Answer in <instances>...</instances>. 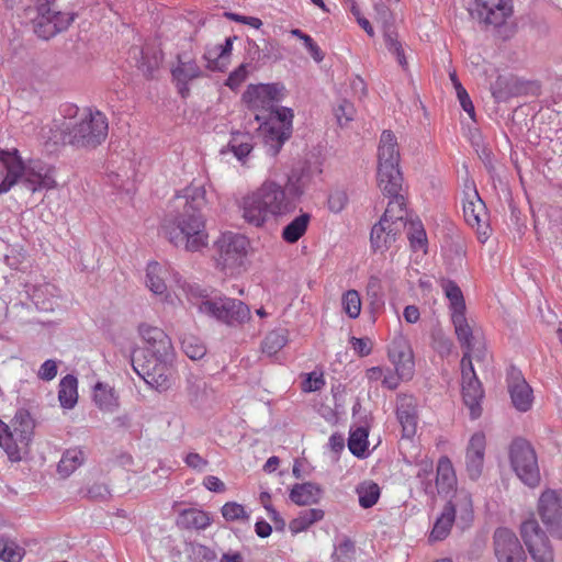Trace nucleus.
<instances>
[{"label":"nucleus","instance_id":"obj_10","mask_svg":"<svg viewBox=\"0 0 562 562\" xmlns=\"http://www.w3.org/2000/svg\"><path fill=\"white\" fill-rule=\"evenodd\" d=\"M537 514L548 532L562 540V488H547L537 501Z\"/></svg>","mask_w":562,"mask_h":562},{"label":"nucleus","instance_id":"obj_24","mask_svg":"<svg viewBox=\"0 0 562 562\" xmlns=\"http://www.w3.org/2000/svg\"><path fill=\"white\" fill-rule=\"evenodd\" d=\"M175 281L177 286L187 294L190 303L194 305L201 314L215 318L220 322L222 321L225 316L222 314L224 308L223 297L202 296L198 293V288L187 283L186 281H181L177 274H175Z\"/></svg>","mask_w":562,"mask_h":562},{"label":"nucleus","instance_id":"obj_63","mask_svg":"<svg viewBox=\"0 0 562 562\" xmlns=\"http://www.w3.org/2000/svg\"><path fill=\"white\" fill-rule=\"evenodd\" d=\"M457 98L460 102L462 109L468 113V115L474 120L475 119V110L474 105L464 88H458Z\"/></svg>","mask_w":562,"mask_h":562},{"label":"nucleus","instance_id":"obj_42","mask_svg":"<svg viewBox=\"0 0 562 562\" xmlns=\"http://www.w3.org/2000/svg\"><path fill=\"white\" fill-rule=\"evenodd\" d=\"M83 461V451L79 448H70L63 453L57 471L61 476L67 477L82 465Z\"/></svg>","mask_w":562,"mask_h":562},{"label":"nucleus","instance_id":"obj_47","mask_svg":"<svg viewBox=\"0 0 562 562\" xmlns=\"http://www.w3.org/2000/svg\"><path fill=\"white\" fill-rule=\"evenodd\" d=\"M348 448L358 458L366 456L368 449V431L366 428L358 427L350 432Z\"/></svg>","mask_w":562,"mask_h":562},{"label":"nucleus","instance_id":"obj_41","mask_svg":"<svg viewBox=\"0 0 562 562\" xmlns=\"http://www.w3.org/2000/svg\"><path fill=\"white\" fill-rule=\"evenodd\" d=\"M310 222L308 213L300 214L283 227L282 238L289 244L296 243L306 233Z\"/></svg>","mask_w":562,"mask_h":562},{"label":"nucleus","instance_id":"obj_38","mask_svg":"<svg viewBox=\"0 0 562 562\" xmlns=\"http://www.w3.org/2000/svg\"><path fill=\"white\" fill-rule=\"evenodd\" d=\"M58 401L60 406L70 409L78 401V380L68 374L64 376L59 382Z\"/></svg>","mask_w":562,"mask_h":562},{"label":"nucleus","instance_id":"obj_45","mask_svg":"<svg viewBox=\"0 0 562 562\" xmlns=\"http://www.w3.org/2000/svg\"><path fill=\"white\" fill-rule=\"evenodd\" d=\"M180 524L188 528L205 529L211 524V517L204 510L190 508L180 514Z\"/></svg>","mask_w":562,"mask_h":562},{"label":"nucleus","instance_id":"obj_23","mask_svg":"<svg viewBox=\"0 0 562 562\" xmlns=\"http://www.w3.org/2000/svg\"><path fill=\"white\" fill-rule=\"evenodd\" d=\"M486 451V436L483 431L474 432L467 445L464 467L467 475L472 481H477L484 470Z\"/></svg>","mask_w":562,"mask_h":562},{"label":"nucleus","instance_id":"obj_17","mask_svg":"<svg viewBox=\"0 0 562 562\" xmlns=\"http://www.w3.org/2000/svg\"><path fill=\"white\" fill-rule=\"evenodd\" d=\"M465 198L463 200V216L465 222L475 228L481 241L487 238L488 226L485 204L481 200L472 181L465 182Z\"/></svg>","mask_w":562,"mask_h":562},{"label":"nucleus","instance_id":"obj_35","mask_svg":"<svg viewBox=\"0 0 562 562\" xmlns=\"http://www.w3.org/2000/svg\"><path fill=\"white\" fill-rule=\"evenodd\" d=\"M232 55V40L226 38L223 44L214 45L205 52L207 67L212 70L223 71L229 64Z\"/></svg>","mask_w":562,"mask_h":562},{"label":"nucleus","instance_id":"obj_51","mask_svg":"<svg viewBox=\"0 0 562 562\" xmlns=\"http://www.w3.org/2000/svg\"><path fill=\"white\" fill-rule=\"evenodd\" d=\"M181 346L183 352L192 360H200L206 353V348L203 342L194 336L184 337L181 341Z\"/></svg>","mask_w":562,"mask_h":562},{"label":"nucleus","instance_id":"obj_22","mask_svg":"<svg viewBox=\"0 0 562 562\" xmlns=\"http://www.w3.org/2000/svg\"><path fill=\"white\" fill-rule=\"evenodd\" d=\"M138 336L150 357L173 358V347L169 336L159 327L143 323Z\"/></svg>","mask_w":562,"mask_h":562},{"label":"nucleus","instance_id":"obj_27","mask_svg":"<svg viewBox=\"0 0 562 562\" xmlns=\"http://www.w3.org/2000/svg\"><path fill=\"white\" fill-rule=\"evenodd\" d=\"M512 403L519 412H527L533 403V392L519 371L513 370L508 378Z\"/></svg>","mask_w":562,"mask_h":562},{"label":"nucleus","instance_id":"obj_29","mask_svg":"<svg viewBox=\"0 0 562 562\" xmlns=\"http://www.w3.org/2000/svg\"><path fill=\"white\" fill-rule=\"evenodd\" d=\"M416 400L411 395H398L397 397V419L402 426L403 436L412 438L417 430Z\"/></svg>","mask_w":562,"mask_h":562},{"label":"nucleus","instance_id":"obj_9","mask_svg":"<svg viewBox=\"0 0 562 562\" xmlns=\"http://www.w3.org/2000/svg\"><path fill=\"white\" fill-rule=\"evenodd\" d=\"M510 464L517 476L527 485L536 486L540 472L536 452L531 445L524 439H516L509 447Z\"/></svg>","mask_w":562,"mask_h":562},{"label":"nucleus","instance_id":"obj_32","mask_svg":"<svg viewBox=\"0 0 562 562\" xmlns=\"http://www.w3.org/2000/svg\"><path fill=\"white\" fill-rule=\"evenodd\" d=\"M93 402L103 413H114L119 409L120 397L114 387L98 382L93 387Z\"/></svg>","mask_w":562,"mask_h":562},{"label":"nucleus","instance_id":"obj_1","mask_svg":"<svg viewBox=\"0 0 562 562\" xmlns=\"http://www.w3.org/2000/svg\"><path fill=\"white\" fill-rule=\"evenodd\" d=\"M302 193L303 189L292 178H289L284 186L267 179L239 200L238 210L248 225L261 228L268 222L292 213Z\"/></svg>","mask_w":562,"mask_h":562},{"label":"nucleus","instance_id":"obj_50","mask_svg":"<svg viewBox=\"0 0 562 562\" xmlns=\"http://www.w3.org/2000/svg\"><path fill=\"white\" fill-rule=\"evenodd\" d=\"M361 297L357 290H348L341 296L342 311L350 318H358L361 313Z\"/></svg>","mask_w":562,"mask_h":562},{"label":"nucleus","instance_id":"obj_21","mask_svg":"<svg viewBox=\"0 0 562 562\" xmlns=\"http://www.w3.org/2000/svg\"><path fill=\"white\" fill-rule=\"evenodd\" d=\"M472 12L488 25L501 26L513 14L512 0H474Z\"/></svg>","mask_w":562,"mask_h":562},{"label":"nucleus","instance_id":"obj_8","mask_svg":"<svg viewBox=\"0 0 562 562\" xmlns=\"http://www.w3.org/2000/svg\"><path fill=\"white\" fill-rule=\"evenodd\" d=\"M257 121H262L258 131L268 153L277 155L292 131L293 112L289 108H277L267 117L256 113Z\"/></svg>","mask_w":562,"mask_h":562},{"label":"nucleus","instance_id":"obj_58","mask_svg":"<svg viewBox=\"0 0 562 562\" xmlns=\"http://www.w3.org/2000/svg\"><path fill=\"white\" fill-rule=\"evenodd\" d=\"M60 361L55 359H47L44 361L37 370V378L42 381H52L58 373Z\"/></svg>","mask_w":562,"mask_h":562},{"label":"nucleus","instance_id":"obj_52","mask_svg":"<svg viewBox=\"0 0 562 562\" xmlns=\"http://www.w3.org/2000/svg\"><path fill=\"white\" fill-rule=\"evenodd\" d=\"M417 479L420 481L427 494H434L435 486L432 484L434 465L431 461L423 460L417 464Z\"/></svg>","mask_w":562,"mask_h":562},{"label":"nucleus","instance_id":"obj_20","mask_svg":"<svg viewBox=\"0 0 562 562\" xmlns=\"http://www.w3.org/2000/svg\"><path fill=\"white\" fill-rule=\"evenodd\" d=\"M173 358L150 357L142 366V375L145 382L153 389L161 392L171 385Z\"/></svg>","mask_w":562,"mask_h":562},{"label":"nucleus","instance_id":"obj_62","mask_svg":"<svg viewBox=\"0 0 562 562\" xmlns=\"http://www.w3.org/2000/svg\"><path fill=\"white\" fill-rule=\"evenodd\" d=\"M352 349L361 357L368 356L372 351V341L369 338H351Z\"/></svg>","mask_w":562,"mask_h":562},{"label":"nucleus","instance_id":"obj_12","mask_svg":"<svg viewBox=\"0 0 562 562\" xmlns=\"http://www.w3.org/2000/svg\"><path fill=\"white\" fill-rule=\"evenodd\" d=\"M170 276L171 271L167 265L151 261L146 267L145 285L161 303L176 307L182 302L176 291L168 290L167 280Z\"/></svg>","mask_w":562,"mask_h":562},{"label":"nucleus","instance_id":"obj_5","mask_svg":"<svg viewBox=\"0 0 562 562\" xmlns=\"http://www.w3.org/2000/svg\"><path fill=\"white\" fill-rule=\"evenodd\" d=\"M250 248L249 239L239 233L224 232L214 241L216 268L227 276L241 273Z\"/></svg>","mask_w":562,"mask_h":562},{"label":"nucleus","instance_id":"obj_43","mask_svg":"<svg viewBox=\"0 0 562 562\" xmlns=\"http://www.w3.org/2000/svg\"><path fill=\"white\" fill-rule=\"evenodd\" d=\"M450 318L453 324L454 333L457 335L459 342L461 344L462 347L467 349L464 352H469V355L471 356L473 328L470 325L465 316V313H462L461 315H457Z\"/></svg>","mask_w":562,"mask_h":562},{"label":"nucleus","instance_id":"obj_14","mask_svg":"<svg viewBox=\"0 0 562 562\" xmlns=\"http://www.w3.org/2000/svg\"><path fill=\"white\" fill-rule=\"evenodd\" d=\"M285 88L281 83L250 85L244 92L243 100L254 111L273 110V104L283 99Z\"/></svg>","mask_w":562,"mask_h":562},{"label":"nucleus","instance_id":"obj_30","mask_svg":"<svg viewBox=\"0 0 562 562\" xmlns=\"http://www.w3.org/2000/svg\"><path fill=\"white\" fill-rule=\"evenodd\" d=\"M322 486L314 482L295 484L290 490L289 497L297 506L318 504L323 497Z\"/></svg>","mask_w":562,"mask_h":562},{"label":"nucleus","instance_id":"obj_31","mask_svg":"<svg viewBox=\"0 0 562 562\" xmlns=\"http://www.w3.org/2000/svg\"><path fill=\"white\" fill-rule=\"evenodd\" d=\"M443 510L450 512L454 518L458 515L461 520L469 521L472 517V498L470 493L463 488L453 490Z\"/></svg>","mask_w":562,"mask_h":562},{"label":"nucleus","instance_id":"obj_44","mask_svg":"<svg viewBox=\"0 0 562 562\" xmlns=\"http://www.w3.org/2000/svg\"><path fill=\"white\" fill-rule=\"evenodd\" d=\"M360 507L367 509L374 506L380 498V486L373 481H363L356 487Z\"/></svg>","mask_w":562,"mask_h":562},{"label":"nucleus","instance_id":"obj_61","mask_svg":"<svg viewBox=\"0 0 562 562\" xmlns=\"http://www.w3.org/2000/svg\"><path fill=\"white\" fill-rule=\"evenodd\" d=\"M248 77V66L246 64H241L237 69H235L229 77L227 78L226 85L235 89L239 87Z\"/></svg>","mask_w":562,"mask_h":562},{"label":"nucleus","instance_id":"obj_28","mask_svg":"<svg viewBox=\"0 0 562 562\" xmlns=\"http://www.w3.org/2000/svg\"><path fill=\"white\" fill-rule=\"evenodd\" d=\"M21 157L16 149L0 150V194L7 193L19 181Z\"/></svg>","mask_w":562,"mask_h":562},{"label":"nucleus","instance_id":"obj_46","mask_svg":"<svg viewBox=\"0 0 562 562\" xmlns=\"http://www.w3.org/2000/svg\"><path fill=\"white\" fill-rule=\"evenodd\" d=\"M25 554L24 549L13 539L0 537V560L5 562H21Z\"/></svg>","mask_w":562,"mask_h":562},{"label":"nucleus","instance_id":"obj_25","mask_svg":"<svg viewBox=\"0 0 562 562\" xmlns=\"http://www.w3.org/2000/svg\"><path fill=\"white\" fill-rule=\"evenodd\" d=\"M210 203L204 184L192 182L172 199V209L183 212L200 213Z\"/></svg>","mask_w":562,"mask_h":562},{"label":"nucleus","instance_id":"obj_33","mask_svg":"<svg viewBox=\"0 0 562 562\" xmlns=\"http://www.w3.org/2000/svg\"><path fill=\"white\" fill-rule=\"evenodd\" d=\"M438 493L449 494L457 486V475L451 460L448 457H441L437 463L436 484L434 485Z\"/></svg>","mask_w":562,"mask_h":562},{"label":"nucleus","instance_id":"obj_11","mask_svg":"<svg viewBox=\"0 0 562 562\" xmlns=\"http://www.w3.org/2000/svg\"><path fill=\"white\" fill-rule=\"evenodd\" d=\"M520 535L533 562H554V552L547 532L535 518L521 524Z\"/></svg>","mask_w":562,"mask_h":562},{"label":"nucleus","instance_id":"obj_19","mask_svg":"<svg viewBox=\"0 0 562 562\" xmlns=\"http://www.w3.org/2000/svg\"><path fill=\"white\" fill-rule=\"evenodd\" d=\"M387 358L402 375L415 372V361L412 346L402 329L394 333L387 345Z\"/></svg>","mask_w":562,"mask_h":562},{"label":"nucleus","instance_id":"obj_2","mask_svg":"<svg viewBox=\"0 0 562 562\" xmlns=\"http://www.w3.org/2000/svg\"><path fill=\"white\" fill-rule=\"evenodd\" d=\"M72 116L57 125L54 143L70 144L76 147L94 148L108 136L109 124L106 116L95 110L69 108Z\"/></svg>","mask_w":562,"mask_h":562},{"label":"nucleus","instance_id":"obj_3","mask_svg":"<svg viewBox=\"0 0 562 562\" xmlns=\"http://www.w3.org/2000/svg\"><path fill=\"white\" fill-rule=\"evenodd\" d=\"M165 237L176 247L200 251L209 245L205 220L200 213L172 209L162 224Z\"/></svg>","mask_w":562,"mask_h":562},{"label":"nucleus","instance_id":"obj_55","mask_svg":"<svg viewBox=\"0 0 562 562\" xmlns=\"http://www.w3.org/2000/svg\"><path fill=\"white\" fill-rule=\"evenodd\" d=\"M414 374L407 376L402 375L397 369L384 368V374L382 378V385L389 390H395L398 387L402 381H409Z\"/></svg>","mask_w":562,"mask_h":562},{"label":"nucleus","instance_id":"obj_16","mask_svg":"<svg viewBox=\"0 0 562 562\" xmlns=\"http://www.w3.org/2000/svg\"><path fill=\"white\" fill-rule=\"evenodd\" d=\"M18 182L31 192L50 190L56 187L54 169L40 160H31L27 164H23L21 160Z\"/></svg>","mask_w":562,"mask_h":562},{"label":"nucleus","instance_id":"obj_7","mask_svg":"<svg viewBox=\"0 0 562 562\" xmlns=\"http://www.w3.org/2000/svg\"><path fill=\"white\" fill-rule=\"evenodd\" d=\"M33 420L27 414L15 415L11 425L0 419V448L11 462H19L27 452L33 436Z\"/></svg>","mask_w":562,"mask_h":562},{"label":"nucleus","instance_id":"obj_18","mask_svg":"<svg viewBox=\"0 0 562 562\" xmlns=\"http://www.w3.org/2000/svg\"><path fill=\"white\" fill-rule=\"evenodd\" d=\"M493 550L497 562H527L525 550L518 537L507 528L495 530Z\"/></svg>","mask_w":562,"mask_h":562},{"label":"nucleus","instance_id":"obj_39","mask_svg":"<svg viewBox=\"0 0 562 562\" xmlns=\"http://www.w3.org/2000/svg\"><path fill=\"white\" fill-rule=\"evenodd\" d=\"M210 392L211 389L203 378L193 374L188 376L186 394L190 403L195 405L204 403L207 400Z\"/></svg>","mask_w":562,"mask_h":562},{"label":"nucleus","instance_id":"obj_13","mask_svg":"<svg viewBox=\"0 0 562 562\" xmlns=\"http://www.w3.org/2000/svg\"><path fill=\"white\" fill-rule=\"evenodd\" d=\"M74 15L69 12L54 10L48 4H43L37 10L33 21L35 33L43 40H49L57 33L68 29L72 23Z\"/></svg>","mask_w":562,"mask_h":562},{"label":"nucleus","instance_id":"obj_60","mask_svg":"<svg viewBox=\"0 0 562 562\" xmlns=\"http://www.w3.org/2000/svg\"><path fill=\"white\" fill-rule=\"evenodd\" d=\"M348 203V195L345 191H335L328 198V207L334 213L341 212Z\"/></svg>","mask_w":562,"mask_h":562},{"label":"nucleus","instance_id":"obj_57","mask_svg":"<svg viewBox=\"0 0 562 562\" xmlns=\"http://www.w3.org/2000/svg\"><path fill=\"white\" fill-rule=\"evenodd\" d=\"M325 385L324 375L319 371H313L304 375L302 390L306 393L319 391Z\"/></svg>","mask_w":562,"mask_h":562},{"label":"nucleus","instance_id":"obj_48","mask_svg":"<svg viewBox=\"0 0 562 562\" xmlns=\"http://www.w3.org/2000/svg\"><path fill=\"white\" fill-rule=\"evenodd\" d=\"M288 342V333L284 329L270 331L262 342V351L268 356L278 353Z\"/></svg>","mask_w":562,"mask_h":562},{"label":"nucleus","instance_id":"obj_54","mask_svg":"<svg viewBox=\"0 0 562 562\" xmlns=\"http://www.w3.org/2000/svg\"><path fill=\"white\" fill-rule=\"evenodd\" d=\"M334 114L338 125L345 127L353 120L356 110L352 103L344 100L335 108Z\"/></svg>","mask_w":562,"mask_h":562},{"label":"nucleus","instance_id":"obj_56","mask_svg":"<svg viewBox=\"0 0 562 562\" xmlns=\"http://www.w3.org/2000/svg\"><path fill=\"white\" fill-rule=\"evenodd\" d=\"M409 241L411 246L415 250H424L426 246V233L420 223H412L409 231Z\"/></svg>","mask_w":562,"mask_h":562},{"label":"nucleus","instance_id":"obj_34","mask_svg":"<svg viewBox=\"0 0 562 562\" xmlns=\"http://www.w3.org/2000/svg\"><path fill=\"white\" fill-rule=\"evenodd\" d=\"M254 149L251 135L247 133H234L226 147L221 149V154L232 153L236 159L243 165L246 164L247 157Z\"/></svg>","mask_w":562,"mask_h":562},{"label":"nucleus","instance_id":"obj_36","mask_svg":"<svg viewBox=\"0 0 562 562\" xmlns=\"http://www.w3.org/2000/svg\"><path fill=\"white\" fill-rule=\"evenodd\" d=\"M224 308L223 313L225 316L221 322L226 324L244 323L250 318L249 307L239 300L223 297Z\"/></svg>","mask_w":562,"mask_h":562},{"label":"nucleus","instance_id":"obj_15","mask_svg":"<svg viewBox=\"0 0 562 562\" xmlns=\"http://www.w3.org/2000/svg\"><path fill=\"white\" fill-rule=\"evenodd\" d=\"M462 396L464 404L469 407L472 418L481 415L480 402L483 397L481 383L475 374L472 356L464 352L461 359Z\"/></svg>","mask_w":562,"mask_h":562},{"label":"nucleus","instance_id":"obj_53","mask_svg":"<svg viewBox=\"0 0 562 562\" xmlns=\"http://www.w3.org/2000/svg\"><path fill=\"white\" fill-rule=\"evenodd\" d=\"M222 515L227 521H247L249 514L246 508L236 502H227L222 506Z\"/></svg>","mask_w":562,"mask_h":562},{"label":"nucleus","instance_id":"obj_40","mask_svg":"<svg viewBox=\"0 0 562 562\" xmlns=\"http://www.w3.org/2000/svg\"><path fill=\"white\" fill-rule=\"evenodd\" d=\"M441 286L449 301L450 317L465 313L467 306L461 289L452 281H443Z\"/></svg>","mask_w":562,"mask_h":562},{"label":"nucleus","instance_id":"obj_26","mask_svg":"<svg viewBox=\"0 0 562 562\" xmlns=\"http://www.w3.org/2000/svg\"><path fill=\"white\" fill-rule=\"evenodd\" d=\"M201 74V68L189 53L178 55L176 64L171 67L172 79L182 97L189 92L188 83Z\"/></svg>","mask_w":562,"mask_h":562},{"label":"nucleus","instance_id":"obj_4","mask_svg":"<svg viewBox=\"0 0 562 562\" xmlns=\"http://www.w3.org/2000/svg\"><path fill=\"white\" fill-rule=\"evenodd\" d=\"M400 158L395 135L391 131H383L378 146L376 181L380 190L387 196L400 195L402 189Z\"/></svg>","mask_w":562,"mask_h":562},{"label":"nucleus","instance_id":"obj_37","mask_svg":"<svg viewBox=\"0 0 562 562\" xmlns=\"http://www.w3.org/2000/svg\"><path fill=\"white\" fill-rule=\"evenodd\" d=\"M325 512L321 508H310L300 512L289 524V529L293 535L306 531L314 524L323 520Z\"/></svg>","mask_w":562,"mask_h":562},{"label":"nucleus","instance_id":"obj_59","mask_svg":"<svg viewBox=\"0 0 562 562\" xmlns=\"http://www.w3.org/2000/svg\"><path fill=\"white\" fill-rule=\"evenodd\" d=\"M385 45H386L387 49L396 56L398 64L402 67H405L406 59H405L403 47H402V44L400 43V41L395 36L387 34V35H385Z\"/></svg>","mask_w":562,"mask_h":562},{"label":"nucleus","instance_id":"obj_49","mask_svg":"<svg viewBox=\"0 0 562 562\" xmlns=\"http://www.w3.org/2000/svg\"><path fill=\"white\" fill-rule=\"evenodd\" d=\"M454 517L450 512L442 510L441 515L436 519L429 539L431 541L443 540L450 532Z\"/></svg>","mask_w":562,"mask_h":562},{"label":"nucleus","instance_id":"obj_64","mask_svg":"<svg viewBox=\"0 0 562 562\" xmlns=\"http://www.w3.org/2000/svg\"><path fill=\"white\" fill-rule=\"evenodd\" d=\"M184 462L188 467L199 472H203L207 467V461L195 452L188 453L184 458Z\"/></svg>","mask_w":562,"mask_h":562},{"label":"nucleus","instance_id":"obj_6","mask_svg":"<svg viewBox=\"0 0 562 562\" xmlns=\"http://www.w3.org/2000/svg\"><path fill=\"white\" fill-rule=\"evenodd\" d=\"M390 198L391 200L384 214L371 231V245L375 250L382 251L389 248L406 225V210L403 196L395 195Z\"/></svg>","mask_w":562,"mask_h":562}]
</instances>
